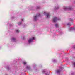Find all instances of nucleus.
<instances>
[{"label": "nucleus", "mask_w": 75, "mask_h": 75, "mask_svg": "<svg viewBox=\"0 0 75 75\" xmlns=\"http://www.w3.org/2000/svg\"><path fill=\"white\" fill-rule=\"evenodd\" d=\"M35 37H33L32 38H31L28 40V42L29 43H31V42H32L33 40H35Z\"/></svg>", "instance_id": "obj_1"}, {"label": "nucleus", "mask_w": 75, "mask_h": 75, "mask_svg": "<svg viewBox=\"0 0 75 75\" xmlns=\"http://www.w3.org/2000/svg\"><path fill=\"white\" fill-rule=\"evenodd\" d=\"M57 20H59V19H58L57 18V17H55L53 19V21L54 23H55L56 22V21Z\"/></svg>", "instance_id": "obj_2"}, {"label": "nucleus", "mask_w": 75, "mask_h": 75, "mask_svg": "<svg viewBox=\"0 0 75 75\" xmlns=\"http://www.w3.org/2000/svg\"><path fill=\"white\" fill-rule=\"evenodd\" d=\"M38 15H36L35 16L34 18V20H35V21L37 20V17H38Z\"/></svg>", "instance_id": "obj_3"}, {"label": "nucleus", "mask_w": 75, "mask_h": 75, "mask_svg": "<svg viewBox=\"0 0 75 75\" xmlns=\"http://www.w3.org/2000/svg\"><path fill=\"white\" fill-rule=\"evenodd\" d=\"M50 13H47V18H49V17H50Z\"/></svg>", "instance_id": "obj_4"}, {"label": "nucleus", "mask_w": 75, "mask_h": 75, "mask_svg": "<svg viewBox=\"0 0 75 75\" xmlns=\"http://www.w3.org/2000/svg\"><path fill=\"white\" fill-rule=\"evenodd\" d=\"M64 8L65 10H67V9H69V10H71V8H68L66 7H64Z\"/></svg>", "instance_id": "obj_5"}, {"label": "nucleus", "mask_w": 75, "mask_h": 75, "mask_svg": "<svg viewBox=\"0 0 75 75\" xmlns=\"http://www.w3.org/2000/svg\"><path fill=\"white\" fill-rule=\"evenodd\" d=\"M12 41H13L15 42L16 41V39L14 38H13L12 39Z\"/></svg>", "instance_id": "obj_6"}, {"label": "nucleus", "mask_w": 75, "mask_h": 75, "mask_svg": "<svg viewBox=\"0 0 75 75\" xmlns=\"http://www.w3.org/2000/svg\"><path fill=\"white\" fill-rule=\"evenodd\" d=\"M55 27H58L59 25H58V24H57L55 25Z\"/></svg>", "instance_id": "obj_7"}, {"label": "nucleus", "mask_w": 75, "mask_h": 75, "mask_svg": "<svg viewBox=\"0 0 75 75\" xmlns=\"http://www.w3.org/2000/svg\"><path fill=\"white\" fill-rule=\"evenodd\" d=\"M60 72V70H58L57 71V73H59Z\"/></svg>", "instance_id": "obj_8"}, {"label": "nucleus", "mask_w": 75, "mask_h": 75, "mask_svg": "<svg viewBox=\"0 0 75 75\" xmlns=\"http://www.w3.org/2000/svg\"><path fill=\"white\" fill-rule=\"evenodd\" d=\"M26 68H27V69H29V68H30V67H29L28 66H27L26 67Z\"/></svg>", "instance_id": "obj_9"}, {"label": "nucleus", "mask_w": 75, "mask_h": 75, "mask_svg": "<svg viewBox=\"0 0 75 75\" xmlns=\"http://www.w3.org/2000/svg\"><path fill=\"white\" fill-rule=\"evenodd\" d=\"M16 32H17V33H19V30H16Z\"/></svg>", "instance_id": "obj_10"}, {"label": "nucleus", "mask_w": 75, "mask_h": 75, "mask_svg": "<svg viewBox=\"0 0 75 75\" xmlns=\"http://www.w3.org/2000/svg\"><path fill=\"white\" fill-rule=\"evenodd\" d=\"M23 64L24 65H25V64H26V63L25 62H23Z\"/></svg>", "instance_id": "obj_11"}, {"label": "nucleus", "mask_w": 75, "mask_h": 75, "mask_svg": "<svg viewBox=\"0 0 75 75\" xmlns=\"http://www.w3.org/2000/svg\"><path fill=\"white\" fill-rule=\"evenodd\" d=\"M73 63L74 64V67H75V63L74 62H73Z\"/></svg>", "instance_id": "obj_12"}, {"label": "nucleus", "mask_w": 75, "mask_h": 75, "mask_svg": "<svg viewBox=\"0 0 75 75\" xmlns=\"http://www.w3.org/2000/svg\"><path fill=\"white\" fill-rule=\"evenodd\" d=\"M45 72V70H43V73H44V72Z\"/></svg>", "instance_id": "obj_13"}, {"label": "nucleus", "mask_w": 75, "mask_h": 75, "mask_svg": "<svg viewBox=\"0 0 75 75\" xmlns=\"http://www.w3.org/2000/svg\"><path fill=\"white\" fill-rule=\"evenodd\" d=\"M73 48H75V46H74L73 47Z\"/></svg>", "instance_id": "obj_14"}, {"label": "nucleus", "mask_w": 75, "mask_h": 75, "mask_svg": "<svg viewBox=\"0 0 75 75\" xmlns=\"http://www.w3.org/2000/svg\"><path fill=\"white\" fill-rule=\"evenodd\" d=\"M46 14V12H44V14Z\"/></svg>", "instance_id": "obj_15"}, {"label": "nucleus", "mask_w": 75, "mask_h": 75, "mask_svg": "<svg viewBox=\"0 0 75 75\" xmlns=\"http://www.w3.org/2000/svg\"><path fill=\"white\" fill-rule=\"evenodd\" d=\"M19 25H21V24H20V23H19Z\"/></svg>", "instance_id": "obj_16"}, {"label": "nucleus", "mask_w": 75, "mask_h": 75, "mask_svg": "<svg viewBox=\"0 0 75 75\" xmlns=\"http://www.w3.org/2000/svg\"><path fill=\"white\" fill-rule=\"evenodd\" d=\"M45 75H47V74H45Z\"/></svg>", "instance_id": "obj_17"}, {"label": "nucleus", "mask_w": 75, "mask_h": 75, "mask_svg": "<svg viewBox=\"0 0 75 75\" xmlns=\"http://www.w3.org/2000/svg\"><path fill=\"white\" fill-rule=\"evenodd\" d=\"M69 25V24H67V25Z\"/></svg>", "instance_id": "obj_18"}, {"label": "nucleus", "mask_w": 75, "mask_h": 75, "mask_svg": "<svg viewBox=\"0 0 75 75\" xmlns=\"http://www.w3.org/2000/svg\"><path fill=\"white\" fill-rule=\"evenodd\" d=\"M23 19H22V21H23Z\"/></svg>", "instance_id": "obj_19"}, {"label": "nucleus", "mask_w": 75, "mask_h": 75, "mask_svg": "<svg viewBox=\"0 0 75 75\" xmlns=\"http://www.w3.org/2000/svg\"><path fill=\"white\" fill-rule=\"evenodd\" d=\"M39 16H40V14H39Z\"/></svg>", "instance_id": "obj_20"}]
</instances>
